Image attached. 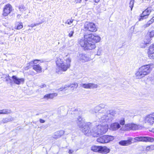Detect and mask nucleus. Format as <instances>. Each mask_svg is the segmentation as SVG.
<instances>
[{
  "instance_id": "f257e3e1",
  "label": "nucleus",
  "mask_w": 154,
  "mask_h": 154,
  "mask_svg": "<svg viewBox=\"0 0 154 154\" xmlns=\"http://www.w3.org/2000/svg\"><path fill=\"white\" fill-rule=\"evenodd\" d=\"M83 35V38L78 39V43L85 50L95 48V43L101 40L100 36L97 35L86 32L84 33Z\"/></svg>"
},
{
  "instance_id": "f03ea898",
  "label": "nucleus",
  "mask_w": 154,
  "mask_h": 154,
  "mask_svg": "<svg viewBox=\"0 0 154 154\" xmlns=\"http://www.w3.org/2000/svg\"><path fill=\"white\" fill-rule=\"evenodd\" d=\"M108 128L107 124L104 125H99L95 126L92 129V136L94 137H97L100 135L103 134L107 132Z\"/></svg>"
},
{
  "instance_id": "7ed1b4c3",
  "label": "nucleus",
  "mask_w": 154,
  "mask_h": 154,
  "mask_svg": "<svg viewBox=\"0 0 154 154\" xmlns=\"http://www.w3.org/2000/svg\"><path fill=\"white\" fill-rule=\"evenodd\" d=\"M151 71L149 64L143 66L140 68L138 71L135 74L137 79H141L149 74Z\"/></svg>"
},
{
  "instance_id": "20e7f679",
  "label": "nucleus",
  "mask_w": 154,
  "mask_h": 154,
  "mask_svg": "<svg viewBox=\"0 0 154 154\" xmlns=\"http://www.w3.org/2000/svg\"><path fill=\"white\" fill-rule=\"evenodd\" d=\"M116 114L115 111L112 110L107 115H104L101 117L99 119V121L101 123H109L113 120V117Z\"/></svg>"
},
{
  "instance_id": "39448f33",
  "label": "nucleus",
  "mask_w": 154,
  "mask_h": 154,
  "mask_svg": "<svg viewBox=\"0 0 154 154\" xmlns=\"http://www.w3.org/2000/svg\"><path fill=\"white\" fill-rule=\"evenodd\" d=\"M84 30L88 31L91 32H95L97 29L95 25L93 23H88L85 24L84 25Z\"/></svg>"
},
{
  "instance_id": "423d86ee",
  "label": "nucleus",
  "mask_w": 154,
  "mask_h": 154,
  "mask_svg": "<svg viewBox=\"0 0 154 154\" xmlns=\"http://www.w3.org/2000/svg\"><path fill=\"white\" fill-rule=\"evenodd\" d=\"M134 139L139 141L145 142H154V138L149 137H135Z\"/></svg>"
},
{
  "instance_id": "0eeeda50",
  "label": "nucleus",
  "mask_w": 154,
  "mask_h": 154,
  "mask_svg": "<svg viewBox=\"0 0 154 154\" xmlns=\"http://www.w3.org/2000/svg\"><path fill=\"white\" fill-rule=\"evenodd\" d=\"M66 63H63L60 66V67L61 70L63 71H66L68 68H69L70 66V63L71 59L70 58H68L66 59Z\"/></svg>"
},
{
  "instance_id": "6e6552de",
  "label": "nucleus",
  "mask_w": 154,
  "mask_h": 154,
  "mask_svg": "<svg viewBox=\"0 0 154 154\" xmlns=\"http://www.w3.org/2000/svg\"><path fill=\"white\" fill-rule=\"evenodd\" d=\"M12 7L10 4H7L3 8L2 15L4 17L7 16L12 11Z\"/></svg>"
},
{
  "instance_id": "1a4fd4ad",
  "label": "nucleus",
  "mask_w": 154,
  "mask_h": 154,
  "mask_svg": "<svg viewBox=\"0 0 154 154\" xmlns=\"http://www.w3.org/2000/svg\"><path fill=\"white\" fill-rule=\"evenodd\" d=\"M154 36V30L149 32L147 33L144 40V44L145 45L149 44L151 40V38Z\"/></svg>"
},
{
  "instance_id": "9d476101",
  "label": "nucleus",
  "mask_w": 154,
  "mask_h": 154,
  "mask_svg": "<svg viewBox=\"0 0 154 154\" xmlns=\"http://www.w3.org/2000/svg\"><path fill=\"white\" fill-rule=\"evenodd\" d=\"M90 125L91 124H87L85 127L82 128L80 129L87 136L92 135L91 132L92 129L91 130H90Z\"/></svg>"
},
{
  "instance_id": "9b49d317",
  "label": "nucleus",
  "mask_w": 154,
  "mask_h": 154,
  "mask_svg": "<svg viewBox=\"0 0 154 154\" xmlns=\"http://www.w3.org/2000/svg\"><path fill=\"white\" fill-rule=\"evenodd\" d=\"M151 12V9L150 8H148L144 11L142 14H141L140 18L139 20L141 21L144 19H146L148 17V16L149 14Z\"/></svg>"
},
{
  "instance_id": "f8f14e48",
  "label": "nucleus",
  "mask_w": 154,
  "mask_h": 154,
  "mask_svg": "<svg viewBox=\"0 0 154 154\" xmlns=\"http://www.w3.org/2000/svg\"><path fill=\"white\" fill-rule=\"evenodd\" d=\"M12 82L14 83L17 85H19L20 84L23 83L24 79L23 78H19L15 75H13L12 77Z\"/></svg>"
},
{
  "instance_id": "ddd939ff",
  "label": "nucleus",
  "mask_w": 154,
  "mask_h": 154,
  "mask_svg": "<svg viewBox=\"0 0 154 154\" xmlns=\"http://www.w3.org/2000/svg\"><path fill=\"white\" fill-rule=\"evenodd\" d=\"M80 85L81 87L85 88L94 89L98 87L97 85L93 83L82 84Z\"/></svg>"
},
{
  "instance_id": "4468645a",
  "label": "nucleus",
  "mask_w": 154,
  "mask_h": 154,
  "mask_svg": "<svg viewBox=\"0 0 154 154\" xmlns=\"http://www.w3.org/2000/svg\"><path fill=\"white\" fill-rule=\"evenodd\" d=\"M77 123L80 130L82 128L85 127L87 125L84 121L82 120L80 116H79L77 120Z\"/></svg>"
},
{
  "instance_id": "2eb2a0df",
  "label": "nucleus",
  "mask_w": 154,
  "mask_h": 154,
  "mask_svg": "<svg viewBox=\"0 0 154 154\" xmlns=\"http://www.w3.org/2000/svg\"><path fill=\"white\" fill-rule=\"evenodd\" d=\"M78 59L82 62H85L89 60L90 58L89 56L83 54H79Z\"/></svg>"
},
{
  "instance_id": "dca6fc26",
  "label": "nucleus",
  "mask_w": 154,
  "mask_h": 154,
  "mask_svg": "<svg viewBox=\"0 0 154 154\" xmlns=\"http://www.w3.org/2000/svg\"><path fill=\"white\" fill-rule=\"evenodd\" d=\"M144 121L145 122H148L150 125H152L154 122V119L152 114H150L147 116L144 119Z\"/></svg>"
},
{
  "instance_id": "f3484780",
  "label": "nucleus",
  "mask_w": 154,
  "mask_h": 154,
  "mask_svg": "<svg viewBox=\"0 0 154 154\" xmlns=\"http://www.w3.org/2000/svg\"><path fill=\"white\" fill-rule=\"evenodd\" d=\"M132 138H130L128 139L127 140H122L119 141V144L122 146H128L132 143L131 141Z\"/></svg>"
},
{
  "instance_id": "a211bd4d",
  "label": "nucleus",
  "mask_w": 154,
  "mask_h": 154,
  "mask_svg": "<svg viewBox=\"0 0 154 154\" xmlns=\"http://www.w3.org/2000/svg\"><path fill=\"white\" fill-rule=\"evenodd\" d=\"M148 51V54L149 58L154 59V44L150 46Z\"/></svg>"
},
{
  "instance_id": "6ab92c4d",
  "label": "nucleus",
  "mask_w": 154,
  "mask_h": 154,
  "mask_svg": "<svg viewBox=\"0 0 154 154\" xmlns=\"http://www.w3.org/2000/svg\"><path fill=\"white\" fill-rule=\"evenodd\" d=\"M126 127L130 130H137L139 128V125L134 124H128L125 125Z\"/></svg>"
},
{
  "instance_id": "aec40b11",
  "label": "nucleus",
  "mask_w": 154,
  "mask_h": 154,
  "mask_svg": "<svg viewBox=\"0 0 154 154\" xmlns=\"http://www.w3.org/2000/svg\"><path fill=\"white\" fill-rule=\"evenodd\" d=\"M64 133V131L63 130L58 131L55 133L52 136V137L54 139H57L60 137Z\"/></svg>"
},
{
  "instance_id": "412c9836",
  "label": "nucleus",
  "mask_w": 154,
  "mask_h": 154,
  "mask_svg": "<svg viewBox=\"0 0 154 154\" xmlns=\"http://www.w3.org/2000/svg\"><path fill=\"white\" fill-rule=\"evenodd\" d=\"M100 153L103 154H106L110 151V149L106 146H100Z\"/></svg>"
},
{
  "instance_id": "4be33fe9",
  "label": "nucleus",
  "mask_w": 154,
  "mask_h": 154,
  "mask_svg": "<svg viewBox=\"0 0 154 154\" xmlns=\"http://www.w3.org/2000/svg\"><path fill=\"white\" fill-rule=\"evenodd\" d=\"M120 124L117 122L112 124L110 125V129L112 131H116L120 128Z\"/></svg>"
},
{
  "instance_id": "5701e85b",
  "label": "nucleus",
  "mask_w": 154,
  "mask_h": 154,
  "mask_svg": "<svg viewBox=\"0 0 154 154\" xmlns=\"http://www.w3.org/2000/svg\"><path fill=\"white\" fill-rule=\"evenodd\" d=\"M14 120V118L11 117H10L8 118H6L3 119L2 121L0 122V123H1L2 122L4 123H5L8 122L13 121Z\"/></svg>"
},
{
  "instance_id": "b1692460",
  "label": "nucleus",
  "mask_w": 154,
  "mask_h": 154,
  "mask_svg": "<svg viewBox=\"0 0 154 154\" xmlns=\"http://www.w3.org/2000/svg\"><path fill=\"white\" fill-rule=\"evenodd\" d=\"M97 141L98 142L100 143H106V139L105 138V135H104L100 137H99L97 138Z\"/></svg>"
},
{
  "instance_id": "393cba45",
  "label": "nucleus",
  "mask_w": 154,
  "mask_h": 154,
  "mask_svg": "<svg viewBox=\"0 0 154 154\" xmlns=\"http://www.w3.org/2000/svg\"><path fill=\"white\" fill-rule=\"evenodd\" d=\"M106 143L109 142L110 141L114 139V137L111 135H105Z\"/></svg>"
},
{
  "instance_id": "a878e982",
  "label": "nucleus",
  "mask_w": 154,
  "mask_h": 154,
  "mask_svg": "<svg viewBox=\"0 0 154 154\" xmlns=\"http://www.w3.org/2000/svg\"><path fill=\"white\" fill-rule=\"evenodd\" d=\"M100 146H94L91 147V150L95 152H98L100 153Z\"/></svg>"
},
{
  "instance_id": "bb28decb",
  "label": "nucleus",
  "mask_w": 154,
  "mask_h": 154,
  "mask_svg": "<svg viewBox=\"0 0 154 154\" xmlns=\"http://www.w3.org/2000/svg\"><path fill=\"white\" fill-rule=\"evenodd\" d=\"M5 80L7 82V84L10 83V85H12L13 84V82H12V80L9 78V76L8 75H5Z\"/></svg>"
},
{
  "instance_id": "cd10ccee",
  "label": "nucleus",
  "mask_w": 154,
  "mask_h": 154,
  "mask_svg": "<svg viewBox=\"0 0 154 154\" xmlns=\"http://www.w3.org/2000/svg\"><path fill=\"white\" fill-rule=\"evenodd\" d=\"M23 27L22 23L17 22L15 24L14 29H20Z\"/></svg>"
},
{
  "instance_id": "c85d7f7f",
  "label": "nucleus",
  "mask_w": 154,
  "mask_h": 154,
  "mask_svg": "<svg viewBox=\"0 0 154 154\" xmlns=\"http://www.w3.org/2000/svg\"><path fill=\"white\" fill-rule=\"evenodd\" d=\"M33 69L37 72H39L41 71L42 68L38 64L36 65H34L33 67Z\"/></svg>"
},
{
  "instance_id": "c756f323",
  "label": "nucleus",
  "mask_w": 154,
  "mask_h": 154,
  "mask_svg": "<svg viewBox=\"0 0 154 154\" xmlns=\"http://www.w3.org/2000/svg\"><path fill=\"white\" fill-rule=\"evenodd\" d=\"M154 22V17H153L152 19L147 22V23L144 25L145 28L147 27L150 26L152 23Z\"/></svg>"
},
{
  "instance_id": "7c9ffc66",
  "label": "nucleus",
  "mask_w": 154,
  "mask_h": 154,
  "mask_svg": "<svg viewBox=\"0 0 154 154\" xmlns=\"http://www.w3.org/2000/svg\"><path fill=\"white\" fill-rule=\"evenodd\" d=\"M2 110L3 114H9L11 112V110L10 109H4Z\"/></svg>"
},
{
  "instance_id": "2f4dec72",
  "label": "nucleus",
  "mask_w": 154,
  "mask_h": 154,
  "mask_svg": "<svg viewBox=\"0 0 154 154\" xmlns=\"http://www.w3.org/2000/svg\"><path fill=\"white\" fill-rule=\"evenodd\" d=\"M63 63V61L60 58H58L56 61V63L57 65L59 67L60 66L61 64H62Z\"/></svg>"
},
{
  "instance_id": "473e14b6",
  "label": "nucleus",
  "mask_w": 154,
  "mask_h": 154,
  "mask_svg": "<svg viewBox=\"0 0 154 154\" xmlns=\"http://www.w3.org/2000/svg\"><path fill=\"white\" fill-rule=\"evenodd\" d=\"M18 8L20 11L23 12L26 10V8L23 5H19L18 6Z\"/></svg>"
},
{
  "instance_id": "72a5a7b5",
  "label": "nucleus",
  "mask_w": 154,
  "mask_h": 154,
  "mask_svg": "<svg viewBox=\"0 0 154 154\" xmlns=\"http://www.w3.org/2000/svg\"><path fill=\"white\" fill-rule=\"evenodd\" d=\"M154 149V145H151L149 146H148L146 147V150L149 151Z\"/></svg>"
},
{
  "instance_id": "f704fd0d",
  "label": "nucleus",
  "mask_w": 154,
  "mask_h": 154,
  "mask_svg": "<svg viewBox=\"0 0 154 154\" xmlns=\"http://www.w3.org/2000/svg\"><path fill=\"white\" fill-rule=\"evenodd\" d=\"M134 0H131L130 3H129V7L131 8V11H132L134 5Z\"/></svg>"
},
{
  "instance_id": "c9c22d12",
  "label": "nucleus",
  "mask_w": 154,
  "mask_h": 154,
  "mask_svg": "<svg viewBox=\"0 0 154 154\" xmlns=\"http://www.w3.org/2000/svg\"><path fill=\"white\" fill-rule=\"evenodd\" d=\"M70 87L71 88H77L78 86L77 83L75 82L74 84H70Z\"/></svg>"
},
{
  "instance_id": "e433bc0d",
  "label": "nucleus",
  "mask_w": 154,
  "mask_h": 154,
  "mask_svg": "<svg viewBox=\"0 0 154 154\" xmlns=\"http://www.w3.org/2000/svg\"><path fill=\"white\" fill-rule=\"evenodd\" d=\"M57 94L56 93H53L52 94H49L50 99H52L54 97L57 96Z\"/></svg>"
},
{
  "instance_id": "4c0bfd02",
  "label": "nucleus",
  "mask_w": 154,
  "mask_h": 154,
  "mask_svg": "<svg viewBox=\"0 0 154 154\" xmlns=\"http://www.w3.org/2000/svg\"><path fill=\"white\" fill-rule=\"evenodd\" d=\"M74 33V30L73 29H72L70 31V32L69 33L68 36L69 37H72L73 36Z\"/></svg>"
},
{
  "instance_id": "58836bf2",
  "label": "nucleus",
  "mask_w": 154,
  "mask_h": 154,
  "mask_svg": "<svg viewBox=\"0 0 154 154\" xmlns=\"http://www.w3.org/2000/svg\"><path fill=\"white\" fill-rule=\"evenodd\" d=\"M100 109H101L98 105L96 106L94 109L95 113H96L97 112L99 111Z\"/></svg>"
},
{
  "instance_id": "ea45409f",
  "label": "nucleus",
  "mask_w": 154,
  "mask_h": 154,
  "mask_svg": "<svg viewBox=\"0 0 154 154\" xmlns=\"http://www.w3.org/2000/svg\"><path fill=\"white\" fill-rule=\"evenodd\" d=\"M119 123L121 125H123L125 124V120L124 118H122L119 121Z\"/></svg>"
},
{
  "instance_id": "a19ab883",
  "label": "nucleus",
  "mask_w": 154,
  "mask_h": 154,
  "mask_svg": "<svg viewBox=\"0 0 154 154\" xmlns=\"http://www.w3.org/2000/svg\"><path fill=\"white\" fill-rule=\"evenodd\" d=\"M42 23V22H41L39 23H35L34 24H32L30 25H29L28 26L29 27H34L35 26H38L39 25Z\"/></svg>"
},
{
  "instance_id": "79ce46f5",
  "label": "nucleus",
  "mask_w": 154,
  "mask_h": 154,
  "mask_svg": "<svg viewBox=\"0 0 154 154\" xmlns=\"http://www.w3.org/2000/svg\"><path fill=\"white\" fill-rule=\"evenodd\" d=\"M73 20L72 19H68L66 21V23H67L68 24H71L73 22Z\"/></svg>"
},
{
  "instance_id": "37998d69",
  "label": "nucleus",
  "mask_w": 154,
  "mask_h": 154,
  "mask_svg": "<svg viewBox=\"0 0 154 154\" xmlns=\"http://www.w3.org/2000/svg\"><path fill=\"white\" fill-rule=\"evenodd\" d=\"M100 107V109L102 108H104L105 106V105L103 104H100L98 105Z\"/></svg>"
},
{
  "instance_id": "c03bdc74",
  "label": "nucleus",
  "mask_w": 154,
  "mask_h": 154,
  "mask_svg": "<svg viewBox=\"0 0 154 154\" xmlns=\"http://www.w3.org/2000/svg\"><path fill=\"white\" fill-rule=\"evenodd\" d=\"M39 87L41 88H45L46 87H47V85H46L44 84H43L42 85H40L39 86Z\"/></svg>"
},
{
  "instance_id": "a18cd8bd",
  "label": "nucleus",
  "mask_w": 154,
  "mask_h": 154,
  "mask_svg": "<svg viewBox=\"0 0 154 154\" xmlns=\"http://www.w3.org/2000/svg\"><path fill=\"white\" fill-rule=\"evenodd\" d=\"M70 87V84L69 85H65L64 87H63V88H64L66 90L67 88H69Z\"/></svg>"
},
{
  "instance_id": "49530a36",
  "label": "nucleus",
  "mask_w": 154,
  "mask_h": 154,
  "mask_svg": "<svg viewBox=\"0 0 154 154\" xmlns=\"http://www.w3.org/2000/svg\"><path fill=\"white\" fill-rule=\"evenodd\" d=\"M44 98H47V99H50L49 94L45 95L44 96Z\"/></svg>"
},
{
  "instance_id": "de8ad7c7",
  "label": "nucleus",
  "mask_w": 154,
  "mask_h": 154,
  "mask_svg": "<svg viewBox=\"0 0 154 154\" xmlns=\"http://www.w3.org/2000/svg\"><path fill=\"white\" fill-rule=\"evenodd\" d=\"M39 61V60H34L33 61H31L30 62V63H36V62L37 61Z\"/></svg>"
},
{
  "instance_id": "09e8293b",
  "label": "nucleus",
  "mask_w": 154,
  "mask_h": 154,
  "mask_svg": "<svg viewBox=\"0 0 154 154\" xmlns=\"http://www.w3.org/2000/svg\"><path fill=\"white\" fill-rule=\"evenodd\" d=\"M74 152V151L71 149L69 150V154H72Z\"/></svg>"
},
{
  "instance_id": "8fccbe9b",
  "label": "nucleus",
  "mask_w": 154,
  "mask_h": 154,
  "mask_svg": "<svg viewBox=\"0 0 154 154\" xmlns=\"http://www.w3.org/2000/svg\"><path fill=\"white\" fill-rule=\"evenodd\" d=\"M39 121L41 123H44L45 122V121L44 120L41 119H40Z\"/></svg>"
},
{
  "instance_id": "3c124183",
  "label": "nucleus",
  "mask_w": 154,
  "mask_h": 154,
  "mask_svg": "<svg viewBox=\"0 0 154 154\" xmlns=\"http://www.w3.org/2000/svg\"><path fill=\"white\" fill-rule=\"evenodd\" d=\"M64 89H64V88H63V87L60 88L58 89V90H59L60 91H62Z\"/></svg>"
},
{
  "instance_id": "603ef678",
  "label": "nucleus",
  "mask_w": 154,
  "mask_h": 154,
  "mask_svg": "<svg viewBox=\"0 0 154 154\" xmlns=\"http://www.w3.org/2000/svg\"><path fill=\"white\" fill-rule=\"evenodd\" d=\"M82 0H75V2L77 3H80L81 2Z\"/></svg>"
},
{
  "instance_id": "864d4df0",
  "label": "nucleus",
  "mask_w": 154,
  "mask_h": 154,
  "mask_svg": "<svg viewBox=\"0 0 154 154\" xmlns=\"http://www.w3.org/2000/svg\"><path fill=\"white\" fill-rule=\"evenodd\" d=\"M97 54L98 55H100V52L99 51H97Z\"/></svg>"
},
{
  "instance_id": "5fc2aeb1",
  "label": "nucleus",
  "mask_w": 154,
  "mask_h": 154,
  "mask_svg": "<svg viewBox=\"0 0 154 154\" xmlns=\"http://www.w3.org/2000/svg\"><path fill=\"white\" fill-rule=\"evenodd\" d=\"M100 0H95L94 1L96 3H98Z\"/></svg>"
},
{
  "instance_id": "6e6d98bb",
  "label": "nucleus",
  "mask_w": 154,
  "mask_h": 154,
  "mask_svg": "<svg viewBox=\"0 0 154 154\" xmlns=\"http://www.w3.org/2000/svg\"><path fill=\"white\" fill-rule=\"evenodd\" d=\"M2 110H0V114H3L2 112Z\"/></svg>"
},
{
  "instance_id": "4d7b16f0",
  "label": "nucleus",
  "mask_w": 154,
  "mask_h": 154,
  "mask_svg": "<svg viewBox=\"0 0 154 154\" xmlns=\"http://www.w3.org/2000/svg\"><path fill=\"white\" fill-rule=\"evenodd\" d=\"M151 131L152 132H154V128H153L152 130H151Z\"/></svg>"
},
{
  "instance_id": "13d9d810",
  "label": "nucleus",
  "mask_w": 154,
  "mask_h": 154,
  "mask_svg": "<svg viewBox=\"0 0 154 154\" xmlns=\"http://www.w3.org/2000/svg\"><path fill=\"white\" fill-rule=\"evenodd\" d=\"M20 15L19 14V15H17V17H20Z\"/></svg>"
},
{
  "instance_id": "bf43d9fd",
  "label": "nucleus",
  "mask_w": 154,
  "mask_h": 154,
  "mask_svg": "<svg viewBox=\"0 0 154 154\" xmlns=\"http://www.w3.org/2000/svg\"><path fill=\"white\" fill-rule=\"evenodd\" d=\"M152 114V115H153V117L154 119V113H152V114Z\"/></svg>"
},
{
  "instance_id": "052dcab7",
  "label": "nucleus",
  "mask_w": 154,
  "mask_h": 154,
  "mask_svg": "<svg viewBox=\"0 0 154 154\" xmlns=\"http://www.w3.org/2000/svg\"><path fill=\"white\" fill-rule=\"evenodd\" d=\"M31 30V29H29V30Z\"/></svg>"
},
{
  "instance_id": "680f3d73",
  "label": "nucleus",
  "mask_w": 154,
  "mask_h": 154,
  "mask_svg": "<svg viewBox=\"0 0 154 154\" xmlns=\"http://www.w3.org/2000/svg\"><path fill=\"white\" fill-rule=\"evenodd\" d=\"M86 1H87L88 0H85Z\"/></svg>"
}]
</instances>
